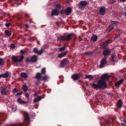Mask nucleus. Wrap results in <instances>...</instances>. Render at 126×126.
Segmentation results:
<instances>
[{
    "label": "nucleus",
    "instance_id": "6e6552de",
    "mask_svg": "<svg viewBox=\"0 0 126 126\" xmlns=\"http://www.w3.org/2000/svg\"><path fill=\"white\" fill-rule=\"evenodd\" d=\"M80 76L81 75L80 74H75L73 75L71 78L73 80L76 81L79 79Z\"/></svg>",
    "mask_w": 126,
    "mask_h": 126
},
{
    "label": "nucleus",
    "instance_id": "4468645a",
    "mask_svg": "<svg viewBox=\"0 0 126 126\" xmlns=\"http://www.w3.org/2000/svg\"><path fill=\"white\" fill-rule=\"evenodd\" d=\"M68 62L69 61L67 59H65L61 61V65L62 66H64L66 63H68Z\"/></svg>",
    "mask_w": 126,
    "mask_h": 126
},
{
    "label": "nucleus",
    "instance_id": "4d7b16f0",
    "mask_svg": "<svg viewBox=\"0 0 126 126\" xmlns=\"http://www.w3.org/2000/svg\"><path fill=\"white\" fill-rule=\"evenodd\" d=\"M63 77L62 76H61L59 77V78L60 79H63Z\"/></svg>",
    "mask_w": 126,
    "mask_h": 126
},
{
    "label": "nucleus",
    "instance_id": "6ab92c4d",
    "mask_svg": "<svg viewBox=\"0 0 126 126\" xmlns=\"http://www.w3.org/2000/svg\"><path fill=\"white\" fill-rule=\"evenodd\" d=\"M4 33L6 37H9L11 34V32L9 30H6L4 31Z\"/></svg>",
    "mask_w": 126,
    "mask_h": 126
},
{
    "label": "nucleus",
    "instance_id": "dca6fc26",
    "mask_svg": "<svg viewBox=\"0 0 126 126\" xmlns=\"http://www.w3.org/2000/svg\"><path fill=\"white\" fill-rule=\"evenodd\" d=\"M73 34H68V35L65 36V40L66 41H69L72 39V37Z\"/></svg>",
    "mask_w": 126,
    "mask_h": 126
},
{
    "label": "nucleus",
    "instance_id": "a211bd4d",
    "mask_svg": "<svg viewBox=\"0 0 126 126\" xmlns=\"http://www.w3.org/2000/svg\"><path fill=\"white\" fill-rule=\"evenodd\" d=\"M65 41V36H61L59 37L57 39V41L61 42Z\"/></svg>",
    "mask_w": 126,
    "mask_h": 126
},
{
    "label": "nucleus",
    "instance_id": "72a5a7b5",
    "mask_svg": "<svg viewBox=\"0 0 126 126\" xmlns=\"http://www.w3.org/2000/svg\"><path fill=\"white\" fill-rule=\"evenodd\" d=\"M3 74L4 78H7L9 76V74L8 72H6L5 74Z\"/></svg>",
    "mask_w": 126,
    "mask_h": 126
},
{
    "label": "nucleus",
    "instance_id": "5fc2aeb1",
    "mask_svg": "<svg viewBox=\"0 0 126 126\" xmlns=\"http://www.w3.org/2000/svg\"><path fill=\"white\" fill-rule=\"evenodd\" d=\"M25 27L26 28H28L29 27V26L28 24H26L25 25Z\"/></svg>",
    "mask_w": 126,
    "mask_h": 126
},
{
    "label": "nucleus",
    "instance_id": "c9c22d12",
    "mask_svg": "<svg viewBox=\"0 0 126 126\" xmlns=\"http://www.w3.org/2000/svg\"><path fill=\"white\" fill-rule=\"evenodd\" d=\"M55 7L57 8V9L58 10H59L61 8V5L58 4L56 5Z\"/></svg>",
    "mask_w": 126,
    "mask_h": 126
},
{
    "label": "nucleus",
    "instance_id": "49530a36",
    "mask_svg": "<svg viewBox=\"0 0 126 126\" xmlns=\"http://www.w3.org/2000/svg\"><path fill=\"white\" fill-rule=\"evenodd\" d=\"M18 91H19V90L16 88H14L12 90V92L14 93Z\"/></svg>",
    "mask_w": 126,
    "mask_h": 126
},
{
    "label": "nucleus",
    "instance_id": "603ef678",
    "mask_svg": "<svg viewBox=\"0 0 126 126\" xmlns=\"http://www.w3.org/2000/svg\"><path fill=\"white\" fill-rule=\"evenodd\" d=\"M3 78H4L3 74H0V79Z\"/></svg>",
    "mask_w": 126,
    "mask_h": 126
},
{
    "label": "nucleus",
    "instance_id": "4c0bfd02",
    "mask_svg": "<svg viewBox=\"0 0 126 126\" xmlns=\"http://www.w3.org/2000/svg\"><path fill=\"white\" fill-rule=\"evenodd\" d=\"M46 73L45 68H44L41 70V74H45Z\"/></svg>",
    "mask_w": 126,
    "mask_h": 126
},
{
    "label": "nucleus",
    "instance_id": "aec40b11",
    "mask_svg": "<svg viewBox=\"0 0 126 126\" xmlns=\"http://www.w3.org/2000/svg\"><path fill=\"white\" fill-rule=\"evenodd\" d=\"M67 53V51H66L64 52H62L61 54H59L58 57L59 58H61L65 56Z\"/></svg>",
    "mask_w": 126,
    "mask_h": 126
},
{
    "label": "nucleus",
    "instance_id": "79ce46f5",
    "mask_svg": "<svg viewBox=\"0 0 126 126\" xmlns=\"http://www.w3.org/2000/svg\"><path fill=\"white\" fill-rule=\"evenodd\" d=\"M10 49H14L15 48V47L14 44H12L10 46Z\"/></svg>",
    "mask_w": 126,
    "mask_h": 126
},
{
    "label": "nucleus",
    "instance_id": "c756f323",
    "mask_svg": "<svg viewBox=\"0 0 126 126\" xmlns=\"http://www.w3.org/2000/svg\"><path fill=\"white\" fill-rule=\"evenodd\" d=\"M119 22L118 21H111V24L113 26L117 25Z\"/></svg>",
    "mask_w": 126,
    "mask_h": 126
},
{
    "label": "nucleus",
    "instance_id": "9d476101",
    "mask_svg": "<svg viewBox=\"0 0 126 126\" xmlns=\"http://www.w3.org/2000/svg\"><path fill=\"white\" fill-rule=\"evenodd\" d=\"M59 14L58 10L57 9H52L51 12V15L53 16H58Z\"/></svg>",
    "mask_w": 126,
    "mask_h": 126
},
{
    "label": "nucleus",
    "instance_id": "2eb2a0df",
    "mask_svg": "<svg viewBox=\"0 0 126 126\" xmlns=\"http://www.w3.org/2000/svg\"><path fill=\"white\" fill-rule=\"evenodd\" d=\"M106 58H103L101 60V64L100 66V67L102 68L103 66L106 63Z\"/></svg>",
    "mask_w": 126,
    "mask_h": 126
},
{
    "label": "nucleus",
    "instance_id": "37998d69",
    "mask_svg": "<svg viewBox=\"0 0 126 126\" xmlns=\"http://www.w3.org/2000/svg\"><path fill=\"white\" fill-rule=\"evenodd\" d=\"M5 13L1 9H0V15H4Z\"/></svg>",
    "mask_w": 126,
    "mask_h": 126
},
{
    "label": "nucleus",
    "instance_id": "0eeeda50",
    "mask_svg": "<svg viewBox=\"0 0 126 126\" xmlns=\"http://www.w3.org/2000/svg\"><path fill=\"white\" fill-rule=\"evenodd\" d=\"M106 8L104 7H100L99 10V13L100 14L104 16L106 13Z\"/></svg>",
    "mask_w": 126,
    "mask_h": 126
},
{
    "label": "nucleus",
    "instance_id": "cd10ccee",
    "mask_svg": "<svg viewBox=\"0 0 126 126\" xmlns=\"http://www.w3.org/2000/svg\"><path fill=\"white\" fill-rule=\"evenodd\" d=\"M122 105V101L120 99H119L118 101L117 104V107L119 108H120L121 107Z\"/></svg>",
    "mask_w": 126,
    "mask_h": 126
},
{
    "label": "nucleus",
    "instance_id": "473e14b6",
    "mask_svg": "<svg viewBox=\"0 0 126 126\" xmlns=\"http://www.w3.org/2000/svg\"><path fill=\"white\" fill-rule=\"evenodd\" d=\"M23 89L25 92H26L28 90V87L26 85H25L23 86Z\"/></svg>",
    "mask_w": 126,
    "mask_h": 126
},
{
    "label": "nucleus",
    "instance_id": "774afa93",
    "mask_svg": "<svg viewBox=\"0 0 126 126\" xmlns=\"http://www.w3.org/2000/svg\"><path fill=\"white\" fill-rule=\"evenodd\" d=\"M124 126H126V125Z\"/></svg>",
    "mask_w": 126,
    "mask_h": 126
},
{
    "label": "nucleus",
    "instance_id": "e2e57ef3",
    "mask_svg": "<svg viewBox=\"0 0 126 126\" xmlns=\"http://www.w3.org/2000/svg\"><path fill=\"white\" fill-rule=\"evenodd\" d=\"M20 3H18V5H20Z\"/></svg>",
    "mask_w": 126,
    "mask_h": 126
},
{
    "label": "nucleus",
    "instance_id": "338daca9",
    "mask_svg": "<svg viewBox=\"0 0 126 126\" xmlns=\"http://www.w3.org/2000/svg\"><path fill=\"white\" fill-rule=\"evenodd\" d=\"M38 44H39V42H38Z\"/></svg>",
    "mask_w": 126,
    "mask_h": 126
},
{
    "label": "nucleus",
    "instance_id": "8fccbe9b",
    "mask_svg": "<svg viewBox=\"0 0 126 126\" xmlns=\"http://www.w3.org/2000/svg\"><path fill=\"white\" fill-rule=\"evenodd\" d=\"M25 96L28 99H29V95L27 93H26L25 94Z\"/></svg>",
    "mask_w": 126,
    "mask_h": 126
},
{
    "label": "nucleus",
    "instance_id": "ea45409f",
    "mask_svg": "<svg viewBox=\"0 0 126 126\" xmlns=\"http://www.w3.org/2000/svg\"><path fill=\"white\" fill-rule=\"evenodd\" d=\"M48 77L47 76H45L43 77H42L41 79L42 80H46L47 78Z\"/></svg>",
    "mask_w": 126,
    "mask_h": 126
},
{
    "label": "nucleus",
    "instance_id": "7c9ffc66",
    "mask_svg": "<svg viewBox=\"0 0 126 126\" xmlns=\"http://www.w3.org/2000/svg\"><path fill=\"white\" fill-rule=\"evenodd\" d=\"M107 45L106 43L105 42H103L101 45V47L102 49L105 48V47Z\"/></svg>",
    "mask_w": 126,
    "mask_h": 126
},
{
    "label": "nucleus",
    "instance_id": "bb28decb",
    "mask_svg": "<svg viewBox=\"0 0 126 126\" xmlns=\"http://www.w3.org/2000/svg\"><path fill=\"white\" fill-rule=\"evenodd\" d=\"M20 75L23 78L26 79L27 78V76L26 74L24 72L21 73L20 74Z\"/></svg>",
    "mask_w": 126,
    "mask_h": 126
},
{
    "label": "nucleus",
    "instance_id": "a878e982",
    "mask_svg": "<svg viewBox=\"0 0 126 126\" xmlns=\"http://www.w3.org/2000/svg\"><path fill=\"white\" fill-rule=\"evenodd\" d=\"M105 124H107L109 126H110L111 125V123L110 122V119L109 118H108L106 120H105Z\"/></svg>",
    "mask_w": 126,
    "mask_h": 126
},
{
    "label": "nucleus",
    "instance_id": "c03bdc74",
    "mask_svg": "<svg viewBox=\"0 0 126 126\" xmlns=\"http://www.w3.org/2000/svg\"><path fill=\"white\" fill-rule=\"evenodd\" d=\"M111 41V40H106L105 42L106 43V44L107 45L108 44L110 43Z\"/></svg>",
    "mask_w": 126,
    "mask_h": 126
},
{
    "label": "nucleus",
    "instance_id": "bf43d9fd",
    "mask_svg": "<svg viewBox=\"0 0 126 126\" xmlns=\"http://www.w3.org/2000/svg\"><path fill=\"white\" fill-rule=\"evenodd\" d=\"M121 1H122L123 2L126 1V0H120Z\"/></svg>",
    "mask_w": 126,
    "mask_h": 126
},
{
    "label": "nucleus",
    "instance_id": "c85d7f7f",
    "mask_svg": "<svg viewBox=\"0 0 126 126\" xmlns=\"http://www.w3.org/2000/svg\"><path fill=\"white\" fill-rule=\"evenodd\" d=\"M5 26L7 27H8L11 26V22L9 20H7L6 21V23L5 24Z\"/></svg>",
    "mask_w": 126,
    "mask_h": 126
},
{
    "label": "nucleus",
    "instance_id": "412c9836",
    "mask_svg": "<svg viewBox=\"0 0 126 126\" xmlns=\"http://www.w3.org/2000/svg\"><path fill=\"white\" fill-rule=\"evenodd\" d=\"M124 80L123 79H121L119 80L115 84V86H117L121 84Z\"/></svg>",
    "mask_w": 126,
    "mask_h": 126
},
{
    "label": "nucleus",
    "instance_id": "58836bf2",
    "mask_svg": "<svg viewBox=\"0 0 126 126\" xmlns=\"http://www.w3.org/2000/svg\"><path fill=\"white\" fill-rule=\"evenodd\" d=\"M115 55H112L110 58V60L111 61H114V58L115 57Z\"/></svg>",
    "mask_w": 126,
    "mask_h": 126
},
{
    "label": "nucleus",
    "instance_id": "09e8293b",
    "mask_svg": "<svg viewBox=\"0 0 126 126\" xmlns=\"http://www.w3.org/2000/svg\"><path fill=\"white\" fill-rule=\"evenodd\" d=\"M22 94V92H21L18 93H17L15 95V96H17L21 95Z\"/></svg>",
    "mask_w": 126,
    "mask_h": 126
},
{
    "label": "nucleus",
    "instance_id": "864d4df0",
    "mask_svg": "<svg viewBox=\"0 0 126 126\" xmlns=\"http://www.w3.org/2000/svg\"><path fill=\"white\" fill-rule=\"evenodd\" d=\"M20 52L22 54H24V51L22 50H21L20 51Z\"/></svg>",
    "mask_w": 126,
    "mask_h": 126
},
{
    "label": "nucleus",
    "instance_id": "393cba45",
    "mask_svg": "<svg viewBox=\"0 0 126 126\" xmlns=\"http://www.w3.org/2000/svg\"><path fill=\"white\" fill-rule=\"evenodd\" d=\"M97 39V37L94 34H93L91 38V40L94 42H96Z\"/></svg>",
    "mask_w": 126,
    "mask_h": 126
},
{
    "label": "nucleus",
    "instance_id": "9b49d317",
    "mask_svg": "<svg viewBox=\"0 0 126 126\" xmlns=\"http://www.w3.org/2000/svg\"><path fill=\"white\" fill-rule=\"evenodd\" d=\"M37 57L35 55H34L31 57L30 58L31 62L32 63H35L37 62Z\"/></svg>",
    "mask_w": 126,
    "mask_h": 126
},
{
    "label": "nucleus",
    "instance_id": "a18cd8bd",
    "mask_svg": "<svg viewBox=\"0 0 126 126\" xmlns=\"http://www.w3.org/2000/svg\"><path fill=\"white\" fill-rule=\"evenodd\" d=\"M60 13L62 14H65V10H61L60 11Z\"/></svg>",
    "mask_w": 126,
    "mask_h": 126
},
{
    "label": "nucleus",
    "instance_id": "a19ab883",
    "mask_svg": "<svg viewBox=\"0 0 126 126\" xmlns=\"http://www.w3.org/2000/svg\"><path fill=\"white\" fill-rule=\"evenodd\" d=\"M92 52H91L90 51H88L84 53V54H85L87 55H91L92 54Z\"/></svg>",
    "mask_w": 126,
    "mask_h": 126
},
{
    "label": "nucleus",
    "instance_id": "39448f33",
    "mask_svg": "<svg viewBox=\"0 0 126 126\" xmlns=\"http://www.w3.org/2000/svg\"><path fill=\"white\" fill-rule=\"evenodd\" d=\"M111 52L110 49L109 48H105L103 50V54L105 56H108L110 55Z\"/></svg>",
    "mask_w": 126,
    "mask_h": 126
},
{
    "label": "nucleus",
    "instance_id": "de8ad7c7",
    "mask_svg": "<svg viewBox=\"0 0 126 126\" xmlns=\"http://www.w3.org/2000/svg\"><path fill=\"white\" fill-rule=\"evenodd\" d=\"M65 48L64 47H61L59 49V50L60 51H62L64 50Z\"/></svg>",
    "mask_w": 126,
    "mask_h": 126
},
{
    "label": "nucleus",
    "instance_id": "69168bd1",
    "mask_svg": "<svg viewBox=\"0 0 126 126\" xmlns=\"http://www.w3.org/2000/svg\"><path fill=\"white\" fill-rule=\"evenodd\" d=\"M36 84H37V82H36Z\"/></svg>",
    "mask_w": 126,
    "mask_h": 126
},
{
    "label": "nucleus",
    "instance_id": "f8f14e48",
    "mask_svg": "<svg viewBox=\"0 0 126 126\" xmlns=\"http://www.w3.org/2000/svg\"><path fill=\"white\" fill-rule=\"evenodd\" d=\"M72 11L71 8L70 7H68L65 10V14L67 16H68L71 13Z\"/></svg>",
    "mask_w": 126,
    "mask_h": 126
},
{
    "label": "nucleus",
    "instance_id": "b1692460",
    "mask_svg": "<svg viewBox=\"0 0 126 126\" xmlns=\"http://www.w3.org/2000/svg\"><path fill=\"white\" fill-rule=\"evenodd\" d=\"M37 97L35 98L33 100V102L34 103H36L37 102L41 100L42 98V96H37Z\"/></svg>",
    "mask_w": 126,
    "mask_h": 126
},
{
    "label": "nucleus",
    "instance_id": "e433bc0d",
    "mask_svg": "<svg viewBox=\"0 0 126 126\" xmlns=\"http://www.w3.org/2000/svg\"><path fill=\"white\" fill-rule=\"evenodd\" d=\"M4 63L3 59L0 58V65H3Z\"/></svg>",
    "mask_w": 126,
    "mask_h": 126
},
{
    "label": "nucleus",
    "instance_id": "5701e85b",
    "mask_svg": "<svg viewBox=\"0 0 126 126\" xmlns=\"http://www.w3.org/2000/svg\"><path fill=\"white\" fill-rule=\"evenodd\" d=\"M17 102L19 103L22 104H26L28 103L27 101H24L22 100L20 98H18L17 99Z\"/></svg>",
    "mask_w": 126,
    "mask_h": 126
},
{
    "label": "nucleus",
    "instance_id": "3c124183",
    "mask_svg": "<svg viewBox=\"0 0 126 126\" xmlns=\"http://www.w3.org/2000/svg\"><path fill=\"white\" fill-rule=\"evenodd\" d=\"M26 61L27 62H31L30 59L28 58L27 59Z\"/></svg>",
    "mask_w": 126,
    "mask_h": 126
},
{
    "label": "nucleus",
    "instance_id": "f3484780",
    "mask_svg": "<svg viewBox=\"0 0 126 126\" xmlns=\"http://www.w3.org/2000/svg\"><path fill=\"white\" fill-rule=\"evenodd\" d=\"M7 91L6 88L3 87H2L1 88L0 93L2 95L5 94L6 93Z\"/></svg>",
    "mask_w": 126,
    "mask_h": 126
},
{
    "label": "nucleus",
    "instance_id": "2f4dec72",
    "mask_svg": "<svg viewBox=\"0 0 126 126\" xmlns=\"http://www.w3.org/2000/svg\"><path fill=\"white\" fill-rule=\"evenodd\" d=\"M93 76L90 75H86V78L85 79H88L90 80H91L93 78Z\"/></svg>",
    "mask_w": 126,
    "mask_h": 126
},
{
    "label": "nucleus",
    "instance_id": "f704fd0d",
    "mask_svg": "<svg viewBox=\"0 0 126 126\" xmlns=\"http://www.w3.org/2000/svg\"><path fill=\"white\" fill-rule=\"evenodd\" d=\"M113 27H110V26H109L108 28H107V30L108 31V32H109L112 29H113Z\"/></svg>",
    "mask_w": 126,
    "mask_h": 126
},
{
    "label": "nucleus",
    "instance_id": "0e129e2a",
    "mask_svg": "<svg viewBox=\"0 0 126 126\" xmlns=\"http://www.w3.org/2000/svg\"><path fill=\"white\" fill-rule=\"evenodd\" d=\"M61 81H61V82H63V80H62H62H61Z\"/></svg>",
    "mask_w": 126,
    "mask_h": 126
},
{
    "label": "nucleus",
    "instance_id": "7ed1b4c3",
    "mask_svg": "<svg viewBox=\"0 0 126 126\" xmlns=\"http://www.w3.org/2000/svg\"><path fill=\"white\" fill-rule=\"evenodd\" d=\"M18 56H14L11 58V59L13 62L15 63L21 62L24 59V57L23 56L21 55L20 56V59H19Z\"/></svg>",
    "mask_w": 126,
    "mask_h": 126
},
{
    "label": "nucleus",
    "instance_id": "4be33fe9",
    "mask_svg": "<svg viewBox=\"0 0 126 126\" xmlns=\"http://www.w3.org/2000/svg\"><path fill=\"white\" fill-rule=\"evenodd\" d=\"M34 78L37 79L38 81L40 80L42 78L41 74L39 73H37L36 76L34 77Z\"/></svg>",
    "mask_w": 126,
    "mask_h": 126
},
{
    "label": "nucleus",
    "instance_id": "f257e3e1",
    "mask_svg": "<svg viewBox=\"0 0 126 126\" xmlns=\"http://www.w3.org/2000/svg\"><path fill=\"white\" fill-rule=\"evenodd\" d=\"M92 87L95 89L104 90L107 87V83L105 81L102 80H98L97 84L93 83L92 85Z\"/></svg>",
    "mask_w": 126,
    "mask_h": 126
},
{
    "label": "nucleus",
    "instance_id": "20e7f679",
    "mask_svg": "<svg viewBox=\"0 0 126 126\" xmlns=\"http://www.w3.org/2000/svg\"><path fill=\"white\" fill-rule=\"evenodd\" d=\"M87 2L84 0L81 1L79 2L78 5L79 8L81 10H83L86 7Z\"/></svg>",
    "mask_w": 126,
    "mask_h": 126
},
{
    "label": "nucleus",
    "instance_id": "052dcab7",
    "mask_svg": "<svg viewBox=\"0 0 126 126\" xmlns=\"http://www.w3.org/2000/svg\"><path fill=\"white\" fill-rule=\"evenodd\" d=\"M45 95H43V96L42 97V98H44V97H45Z\"/></svg>",
    "mask_w": 126,
    "mask_h": 126
},
{
    "label": "nucleus",
    "instance_id": "13d9d810",
    "mask_svg": "<svg viewBox=\"0 0 126 126\" xmlns=\"http://www.w3.org/2000/svg\"><path fill=\"white\" fill-rule=\"evenodd\" d=\"M32 19L31 18L30 19H29V21H30L29 23H31L32 22Z\"/></svg>",
    "mask_w": 126,
    "mask_h": 126
},
{
    "label": "nucleus",
    "instance_id": "423d86ee",
    "mask_svg": "<svg viewBox=\"0 0 126 126\" xmlns=\"http://www.w3.org/2000/svg\"><path fill=\"white\" fill-rule=\"evenodd\" d=\"M7 115L4 113H0V124L2 123V122L4 121L6 119Z\"/></svg>",
    "mask_w": 126,
    "mask_h": 126
},
{
    "label": "nucleus",
    "instance_id": "ddd939ff",
    "mask_svg": "<svg viewBox=\"0 0 126 126\" xmlns=\"http://www.w3.org/2000/svg\"><path fill=\"white\" fill-rule=\"evenodd\" d=\"M110 77L107 74H105L101 76V79L102 80H108L110 78Z\"/></svg>",
    "mask_w": 126,
    "mask_h": 126
},
{
    "label": "nucleus",
    "instance_id": "6e6d98bb",
    "mask_svg": "<svg viewBox=\"0 0 126 126\" xmlns=\"http://www.w3.org/2000/svg\"><path fill=\"white\" fill-rule=\"evenodd\" d=\"M25 16L26 17H27L29 16V15L27 14H26L25 15Z\"/></svg>",
    "mask_w": 126,
    "mask_h": 126
},
{
    "label": "nucleus",
    "instance_id": "680f3d73",
    "mask_svg": "<svg viewBox=\"0 0 126 126\" xmlns=\"http://www.w3.org/2000/svg\"><path fill=\"white\" fill-rule=\"evenodd\" d=\"M125 16L126 17V11L125 12Z\"/></svg>",
    "mask_w": 126,
    "mask_h": 126
},
{
    "label": "nucleus",
    "instance_id": "f03ea898",
    "mask_svg": "<svg viewBox=\"0 0 126 126\" xmlns=\"http://www.w3.org/2000/svg\"><path fill=\"white\" fill-rule=\"evenodd\" d=\"M24 115L25 117L23 123H20L17 124L11 125L10 126H27L29 124L30 117L29 115L27 112H25Z\"/></svg>",
    "mask_w": 126,
    "mask_h": 126
},
{
    "label": "nucleus",
    "instance_id": "1a4fd4ad",
    "mask_svg": "<svg viewBox=\"0 0 126 126\" xmlns=\"http://www.w3.org/2000/svg\"><path fill=\"white\" fill-rule=\"evenodd\" d=\"M43 49H41L40 50L38 51L37 48H34L33 52L34 53H37L39 55H41L43 52Z\"/></svg>",
    "mask_w": 126,
    "mask_h": 126
}]
</instances>
